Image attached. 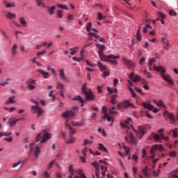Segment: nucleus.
I'll return each mask as SVG.
<instances>
[{
  "instance_id": "58",
  "label": "nucleus",
  "mask_w": 178,
  "mask_h": 178,
  "mask_svg": "<svg viewBox=\"0 0 178 178\" xmlns=\"http://www.w3.org/2000/svg\"><path fill=\"white\" fill-rule=\"evenodd\" d=\"M88 151V149H87V147H84L83 151H82V154L83 155V156H87V152Z\"/></svg>"
},
{
  "instance_id": "56",
  "label": "nucleus",
  "mask_w": 178,
  "mask_h": 178,
  "mask_svg": "<svg viewBox=\"0 0 178 178\" xmlns=\"http://www.w3.org/2000/svg\"><path fill=\"white\" fill-rule=\"evenodd\" d=\"M169 15H170V16H177V13H176V11H175L173 10H170Z\"/></svg>"
},
{
  "instance_id": "21",
  "label": "nucleus",
  "mask_w": 178,
  "mask_h": 178,
  "mask_svg": "<svg viewBox=\"0 0 178 178\" xmlns=\"http://www.w3.org/2000/svg\"><path fill=\"white\" fill-rule=\"evenodd\" d=\"M143 108H145V109H148L149 111H152V109H154V106L151 105V104L149 103L143 102Z\"/></svg>"
},
{
  "instance_id": "61",
  "label": "nucleus",
  "mask_w": 178,
  "mask_h": 178,
  "mask_svg": "<svg viewBox=\"0 0 178 178\" xmlns=\"http://www.w3.org/2000/svg\"><path fill=\"white\" fill-rule=\"evenodd\" d=\"M20 164H22V161H19L18 162L13 163V168H17Z\"/></svg>"
},
{
  "instance_id": "31",
  "label": "nucleus",
  "mask_w": 178,
  "mask_h": 178,
  "mask_svg": "<svg viewBox=\"0 0 178 178\" xmlns=\"http://www.w3.org/2000/svg\"><path fill=\"white\" fill-rule=\"evenodd\" d=\"M140 30H141V26L138 27V29L137 30V32H136V40L138 41H141V35H140Z\"/></svg>"
},
{
  "instance_id": "15",
  "label": "nucleus",
  "mask_w": 178,
  "mask_h": 178,
  "mask_svg": "<svg viewBox=\"0 0 178 178\" xmlns=\"http://www.w3.org/2000/svg\"><path fill=\"white\" fill-rule=\"evenodd\" d=\"M122 60H123L124 65L128 66V67H134V66H136V65L134 64V63H133V61H131L126 58H123Z\"/></svg>"
},
{
  "instance_id": "57",
  "label": "nucleus",
  "mask_w": 178,
  "mask_h": 178,
  "mask_svg": "<svg viewBox=\"0 0 178 178\" xmlns=\"http://www.w3.org/2000/svg\"><path fill=\"white\" fill-rule=\"evenodd\" d=\"M36 2H37L38 6H41V5L43 7L45 6V5H44V3H42V0H36Z\"/></svg>"
},
{
  "instance_id": "51",
  "label": "nucleus",
  "mask_w": 178,
  "mask_h": 178,
  "mask_svg": "<svg viewBox=\"0 0 178 178\" xmlns=\"http://www.w3.org/2000/svg\"><path fill=\"white\" fill-rule=\"evenodd\" d=\"M156 62V60L155 58H151L149 60V62L147 63L148 66H152V63H155Z\"/></svg>"
},
{
  "instance_id": "38",
  "label": "nucleus",
  "mask_w": 178,
  "mask_h": 178,
  "mask_svg": "<svg viewBox=\"0 0 178 178\" xmlns=\"http://www.w3.org/2000/svg\"><path fill=\"white\" fill-rule=\"evenodd\" d=\"M74 141H76V138L70 136V140L67 141V144H73L74 143Z\"/></svg>"
},
{
  "instance_id": "49",
  "label": "nucleus",
  "mask_w": 178,
  "mask_h": 178,
  "mask_svg": "<svg viewBox=\"0 0 178 178\" xmlns=\"http://www.w3.org/2000/svg\"><path fill=\"white\" fill-rule=\"evenodd\" d=\"M159 17H161V19H162L161 20L162 24H165V22L163 21V19H165V16L164 15V14H163L161 13H159Z\"/></svg>"
},
{
  "instance_id": "16",
  "label": "nucleus",
  "mask_w": 178,
  "mask_h": 178,
  "mask_svg": "<svg viewBox=\"0 0 178 178\" xmlns=\"http://www.w3.org/2000/svg\"><path fill=\"white\" fill-rule=\"evenodd\" d=\"M59 78L60 80H64L65 81H67V76L65 74V70L60 69L59 70Z\"/></svg>"
},
{
  "instance_id": "62",
  "label": "nucleus",
  "mask_w": 178,
  "mask_h": 178,
  "mask_svg": "<svg viewBox=\"0 0 178 178\" xmlns=\"http://www.w3.org/2000/svg\"><path fill=\"white\" fill-rule=\"evenodd\" d=\"M74 178H87V177H86V174H81L79 176V175H75Z\"/></svg>"
},
{
  "instance_id": "13",
  "label": "nucleus",
  "mask_w": 178,
  "mask_h": 178,
  "mask_svg": "<svg viewBox=\"0 0 178 178\" xmlns=\"http://www.w3.org/2000/svg\"><path fill=\"white\" fill-rule=\"evenodd\" d=\"M129 77L132 80V81H134V83H137V81H140V80H141V76L139 75H134V72H132Z\"/></svg>"
},
{
  "instance_id": "2",
  "label": "nucleus",
  "mask_w": 178,
  "mask_h": 178,
  "mask_svg": "<svg viewBox=\"0 0 178 178\" xmlns=\"http://www.w3.org/2000/svg\"><path fill=\"white\" fill-rule=\"evenodd\" d=\"M81 90H82V94L85 95L88 101H94L95 99V97H94V95H92V92H91V90H87L86 83L83 84Z\"/></svg>"
},
{
  "instance_id": "46",
  "label": "nucleus",
  "mask_w": 178,
  "mask_h": 178,
  "mask_svg": "<svg viewBox=\"0 0 178 178\" xmlns=\"http://www.w3.org/2000/svg\"><path fill=\"white\" fill-rule=\"evenodd\" d=\"M103 119H107L108 122L112 120V117H111L108 113H105L103 116Z\"/></svg>"
},
{
  "instance_id": "33",
  "label": "nucleus",
  "mask_w": 178,
  "mask_h": 178,
  "mask_svg": "<svg viewBox=\"0 0 178 178\" xmlns=\"http://www.w3.org/2000/svg\"><path fill=\"white\" fill-rule=\"evenodd\" d=\"M9 136H12V133H10V132H2V131L0 132V138H2L3 136L8 137Z\"/></svg>"
},
{
  "instance_id": "30",
  "label": "nucleus",
  "mask_w": 178,
  "mask_h": 178,
  "mask_svg": "<svg viewBox=\"0 0 178 178\" xmlns=\"http://www.w3.org/2000/svg\"><path fill=\"white\" fill-rule=\"evenodd\" d=\"M99 149L100 151H103L104 152H108V149H106V147H105L102 143L99 144Z\"/></svg>"
},
{
  "instance_id": "9",
  "label": "nucleus",
  "mask_w": 178,
  "mask_h": 178,
  "mask_svg": "<svg viewBox=\"0 0 178 178\" xmlns=\"http://www.w3.org/2000/svg\"><path fill=\"white\" fill-rule=\"evenodd\" d=\"M99 58L101 60H104L106 62H108V59H119L120 56H113V55H108V56H105L104 54H99Z\"/></svg>"
},
{
  "instance_id": "35",
  "label": "nucleus",
  "mask_w": 178,
  "mask_h": 178,
  "mask_svg": "<svg viewBox=\"0 0 178 178\" xmlns=\"http://www.w3.org/2000/svg\"><path fill=\"white\" fill-rule=\"evenodd\" d=\"M6 17H8V19H15V17H16V14L8 13L6 15Z\"/></svg>"
},
{
  "instance_id": "6",
  "label": "nucleus",
  "mask_w": 178,
  "mask_h": 178,
  "mask_svg": "<svg viewBox=\"0 0 178 178\" xmlns=\"http://www.w3.org/2000/svg\"><path fill=\"white\" fill-rule=\"evenodd\" d=\"M153 138L156 141H161L164 140L165 143H168V140H169V137L165 136V134H161L160 135L158 134H153Z\"/></svg>"
},
{
  "instance_id": "45",
  "label": "nucleus",
  "mask_w": 178,
  "mask_h": 178,
  "mask_svg": "<svg viewBox=\"0 0 178 178\" xmlns=\"http://www.w3.org/2000/svg\"><path fill=\"white\" fill-rule=\"evenodd\" d=\"M144 74L146 76V77L147 79H152V74H150L149 72H148L147 70H144L143 71Z\"/></svg>"
},
{
  "instance_id": "53",
  "label": "nucleus",
  "mask_w": 178,
  "mask_h": 178,
  "mask_svg": "<svg viewBox=\"0 0 178 178\" xmlns=\"http://www.w3.org/2000/svg\"><path fill=\"white\" fill-rule=\"evenodd\" d=\"M49 97H51L52 101H55V95H54V90H51L49 92Z\"/></svg>"
},
{
  "instance_id": "63",
  "label": "nucleus",
  "mask_w": 178,
  "mask_h": 178,
  "mask_svg": "<svg viewBox=\"0 0 178 178\" xmlns=\"http://www.w3.org/2000/svg\"><path fill=\"white\" fill-rule=\"evenodd\" d=\"M169 155H170V158H175L177 153H176V152H170Z\"/></svg>"
},
{
  "instance_id": "23",
  "label": "nucleus",
  "mask_w": 178,
  "mask_h": 178,
  "mask_svg": "<svg viewBox=\"0 0 178 178\" xmlns=\"http://www.w3.org/2000/svg\"><path fill=\"white\" fill-rule=\"evenodd\" d=\"M38 73L42 74L44 79H48L49 77V73L45 72V71L42 70H38Z\"/></svg>"
},
{
  "instance_id": "14",
  "label": "nucleus",
  "mask_w": 178,
  "mask_h": 178,
  "mask_svg": "<svg viewBox=\"0 0 178 178\" xmlns=\"http://www.w3.org/2000/svg\"><path fill=\"white\" fill-rule=\"evenodd\" d=\"M161 41L163 44L164 49H165L166 51H169V49H170V44H169V40H168V39L165 38H162Z\"/></svg>"
},
{
  "instance_id": "55",
  "label": "nucleus",
  "mask_w": 178,
  "mask_h": 178,
  "mask_svg": "<svg viewBox=\"0 0 178 178\" xmlns=\"http://www.w3.org/2000/svg\"><path fill=\"white\" fill-rule=\"evenodd\" d=\"M58 8H60V9H65V10H67V6L62 5V4H57Z\"/></svg>"
},
{
  "instance_id": "12",
  "label": "nucleus",
  "mask_w": 178,
  "mask_h": 178,
  "mask_svg": "<svg viewBox=\"0 0 178 178\" xmlns=\"http://www.w3.org/2000/svg\"><path fill=\"white\" fill-rule=\"evenodd\" d=\"M126 140L129 144H133V145H137V141H136V137H134V136L131 133H129V138L126 137Z\"/></svg>"
},
{
  "instance_id": "26",
  "label": "nucleus",
  "mask_w": 178,
  "mask_h": 178,
  "mask_svg": "<svg viewBox=\"0 0 178 178\" xmlns=\"http://www.w3.org/2000/svg\"><path fill=\"white\" fill-rule=\"evenodd\" d=\"M130 122H131V118H128L124 122H120V126L126 129L127 127V124H129Z\"/></svg>"
},
{
  "instance_id": "47",
  "label": "nucleus",
  "mask_w": 178,
  "mask_h": 178,
  "mask_svg": "<svg viewBox=\"0 0 178 178\" xmlns=\"http://www.w3.org/2000/svg\"><path fill=\"white\" fill-rule=\"evenodd\" d=\"M15 6H16V4L14 2L6 3V8H15Z\"/></svg>"
},
{
  "instance_id": "42",
  "label": "nucleus",
  "mask_w": 178,
  "mask_h": 178,
  "mask_svg": "<svg viewBox=\"0 0 178 178\" xmlns=\"http://www.w3.org/2000/svg\"><path fill=\"white\" fill-rule=\"evenodd\" d=\"M92 27V24L89 22L87 24L86 30L88 33H91V28Z\"/></svg>"
},
{
  "instance_id": "41",
  "label": "nucleus",
  "mask_w": 178,
  "mask_h": 178,
  "mask_svg": "<svg viewBox=\"0 0 178 178\" xmlns=\"http://www.w3.org/2000/svg\"><path fill=\"white\" fill-rule=\"evenodd\" d=\"M98 67L100 68L101 72H104V70H106V67L102 65V63H98Z\"/></svg>"
},
{
  "instance_id": "48",
  "label": "nucleus",
  "mask_w": 178,
  "mask_h": 178,
  "mask_svg": "<svg viewBox=\"0 0 178 178\" xmlns=\"http://www.w3.org/2000/svg\"><path fill=\"white\" fill-rule=\"evenodd\" d=\"M92 166H94V168H95L96 170H99V165L98 164L97 162L95 161L93 163H91Z\"/></svg>"
},
{
  "instance_id": "43",
  "label": "nucleus",
  "mask_w": 178,
  "mask_h": 178,
  "mask_svg": "<svg viewBox=\"0 0 178 178\" xmlns=\"http://www.w3.org/2000/svg\"><path fill=\"white\" fill-rule=\"evenodd\" d=\"M118 58H108L107 62H109L110 63H112L113 65H118V61L116 60Z\"/></svg>"
},
{
  "instance_id": "24",
  "label": "nucleus",
  "mask_w": 178,
  "mask_h": 178,
  "mask_svg": "<svg viewBox=\"0 0 178 178\" xmlns=\"http://www.w3.org/2000/svg\"><path fill=\"white\" fill-rule=\"evenodd\" d=\"M56 9V7H55V6H53L51 7H47V13L51 15H52L55 13Z\"/></svg>"
},
{
  "instance_id": "50",
  "label": "nucleus",
  "mask_w": 178,
  "mask_h": 178,
  "mask_svg": "<svg viewBox=\"0 0 178 178\" xmlns=\"http://www.w3.org/2000/svg\"><path fill=\"white\" fill-rule=\"evenodd\" d=\"M55 161H56V160H53V161H51L49 163V165H48V168H47V169L49 170V169H52V166H54V165H55Z\"/></svg>"
},
{
  "instance_id": "17",
  "label": "nucleus",
  "mask_w": 178,
  "mask_h": 178,
  "mask_svg": "<svg viewBox=\"0 0 178 178\" xmlns=\"http://www.w3.org/2000/svg\"><path fill=\"white\" fill-rule=\"evenodd\" d=\"M70 116H74V111H67L62 113L63 118H70Z\"/></svg>"
},
{
  "instance_id": "18",
  "label": "nucleus",
  "mask_w": 178,
  "mask_h": 178,
  "mask_svg": "<svg viewBox=\"0 0 178 178\" xmlns=\"http://www.w3.org/2000/svg\"><path fill=\"white\" fill-rule=\"evenodd\" d=\"M149 172H151V170L148 169L147 166H145L144 168L142 170V173L145 177H149Z\"/></svg>"
},
{
  "instance_id": "36",
  "label": "nucleus",
  "mask_w": 178,
  "mask_h": 178,
  "mask_svg": "<svg viewBox=\"0 0 178 178\" xmlns=\"http://www.w3.org/2000/svg\"><path fill=\"white\" fill-rule=\"evenodd\" d=\"M79 60H81V62H84V50H81L79 53Z\"/></svg>"
},
{
  "instance_id": "22",
  "label": "nucleus",
  "mask_w": 178,
  "mask_h": 178,
  "mask_svg": "<svg viewBox=\"0 0 178 178\" xmlns=\"http://www.w3.org/2000/svg\"><path fill=\"white\" fill-rule=\"evenodd\" d=\"M72 101H79V102H81V108H83V106H84V99H83L81 98V97H80V96H76V97H74L72 99Z\"/></svg>"
},
{
  "instance_id": "39",
  "label": "nucleus",
  "mask_w": 178,
  "mask_h": 178,
  "mask_svg": "<svg viewBox=\"0 0 178 178\" xmlns=\"http://www.w3.org/2000/svg\"><path fill=\"white\" fill-rule=\"evenodd\" d=\"M19 22L22 26H26L27 24V22L23 17H19Z\"/></svg>"
},
{
  "instance_id": "34",
  "label": "nucleus",
  "mask_w": 178,
  "mask_h": 178,
  "mask_svg": "<svg viewBox=\"0 0 178 178\" xmlns=\"http://www.w3.org/2000/svg\"><path fill=\"white\" fill-rule=\"evenodd\" d=\"M104 49H105V45L101 44L100 47H99V49H98L99 55L104 54Z\"/></svg>"
},
{
  "instance_id": "27",
  "label": "nucleus",
  "mask_w": 178,
  "mask_h": 178,
  "mask_svg": "<svg viewBox=\"0 0 178 178\" xmlns=\"http://www.w3.org/2000/svg\"><path fill=\"white\" fill-rule=\"evenodd\" d=\"M70 55H76V54H77V52H79V47H73L70 49Z\"/></svg>"
},
{
  "instance_id": "59",
  "label": "nucleus",
  "mask_w": 178,
  "mask_h": 178,
  "mask_svg": "<svg viewBox=\"0 0 178 178\" xmlns=\"http://www.w3.org/2000/svg\"><path fill=\"white\" fill-rule=\"evenodd\" d=\"M72 126H83V122H72Z\"/></svg>"
},
{
  "instance_id": "52",
  "label": "nucleus",
  "mask_w": 178,
  "mask_h": 178,
  "mask_svg": "<svg viewBox=\"0 0 178 178\" xmlns=\"http://www.w3.org/2000/svg\"><path fill=\"white\" fill-rule=\"evenodd\" d=\"M167 116L169 118V119H170V120L175 122L176 120L175 119V116H173L172 113H169Z\"/></svg>"
},
{
  "instance_id": "25",
  "label": "nucleus",
  "mask_w": 178,
  "mask_h": 178,
  "mask_svg": "<svg viewBox=\"0 0 178 178\" xmlns=\"http://www.w3.org/2000/svg\"><path fill=\"white\" fill-rule=\"evenodd\" d=\"M42 47H45L46 48H51L52 45H54V42L50 41L49 43L47 42H43L42 43Z\"/></svg>"
},
{
  "instance_id": "64",
  "label": "nucleus",
  "mask_w": 178,
  "mask_h": 178,
  "mask_svg": "<svg viewBox=\"0 0 178 178\" xmlns=\"http://www.w3.org/2000/svg\"><path fill=\"white\" fill-rule=\"evenodd\" d=\"M42 175L44 176V178H49V174L48 173L47 171L43 172Z\"/></svg>"
},
{
  "instance_id": "5",
  "label": "nucleus",
  "mask_w": 178,
  "mask_h": 178,
  "mask_svg": "<svg viewBox=\"0 0 178 178\" xmlns=\"http://www.w3.org/2000/svg\"><path fill=\"white\" fill-rule=\"evenodd\" d=\"M155 151H160V152H162V151H163L162 145H154L152 147V149H150V154L152 155V156H150V159H154V158L156 156V154H155Z\"/></svg>"
},
{
  "instance_id": "3",
  "label": "nucleus",
  "mask_w": 178,
  "mask_h": 178,
  "mask_svg": "<svg viewBox=\"0 0 178 178\" xmlns=\"http://www.w3.org/2000/svg\"><path fill=\"white\" fill-rule=\"evenodd\" d=\"M49 138H51V134L47 133H40L37 135L35 140L37 143L44 144V143H47Z\"/></svg>"
},
{
  "instance_id": "44",
  "label": "nucleus",
  "mask_w": 178,
  "mask_h": 178,
  "mask_svg": "<svg viewBox=\"0 0 178 178\" xmlns=\"http://www.w3.org/2000/svg\"><path fill=\"white\" fill-rule=\"evenodd\" d=\"M57 17L58 18L63 17V11H62V10H57Z\"/></svg>"
},
{
  "instance_id": "7",
  "label": "nucleus",
  "mask_w": 178,
  "mask_h": 178,
  "mask_svg": "<svg viewBox=\"0 0 178 178\" xmlns=\"http://www.w3.org/2000/svg\"><path fill=\"white\" fill-rule=\"evenodd\" d=\"M133 106V104H131V103L129 102V101L126 100L124 102L117 104V108L119 110L127 109V108H130V106Z\"/></svg>"
},
{
  "instance_id": "10",
  "label": "nucleus",
  "mask_w": 178,
  "mask_h": 178,
  "mask_svg": "<svg viewBox=\"0 0 178 178\" xmlns=\"http://www.w3.org/2000/svg\"><path fill=\"white\" fill-rule=\"evenodd\" d=\"M31 151H33L35 158H38V155H40V153L41 152V149H40V147L34 144H31Z\"/></svg>"
},
{
  "instance_id": "29",
  "label": "nucleus",
  "mask_w": 178,
  "mask_h": 178,
  "mask_svg": "<svg viewBox=\"0 0 178 178\" xmlns=\"http://www.w3.org/2000/svg\"><path fill=\"white\" fill-rule=\"evenodd\" d=\"M15 96L12 97H9L8 99L6 102V105H9V104H16L15 102Z\"/></svg>"
},
{
  "instance_id": "8",
  "label": "nucleus",
  "mask_w": 178,
  "mask_h": 178,
  "mask_svg": "<svg viewBox=\"0 0 178 178\" xmlns=\"http://www.w3.org/2000/svg\"><path fill=\"white\" fill-rule=\"evenodd\" d=\"M138 138H143V136L147 133V129L143 126H139L138 131H135Z\"/></svg>"
},
{
  "instance_id": "11",
  "label": "nucleus",
  "mask_w": 178,
  "mask_h": 178,
  "mask_svg": "<svg viewBox=\"0 0 178 178\" xmlns=\"http://www.w3.org/2000/svg\"><path fill=\"white\" fill-rule=\"evenodd\" d=\"M57 90H60V95L65 98V92H66V88H65V85L58 83L56 85Z\"/></svg>"
},
{
  "instance_id": "32",
  "label": "nucleus",
  "mask_w": 178,
  "mask_h": 178,
  "mask_svg": "<svg viewBox=\"0 0 178 178\" xmlns=\"http://www.w3.org/2000/svg\"><path fill=\"white\" fill-rule=\"evenodd\" d=\"M116 109V107L115 106H113L111 107V108H109L108 110V113L110 115H115L116 113H118V112H116V111H115Z\"/></svg>"
},
{
  "instance_id": "28",
  "label": "nucleus",
  "mask_w": 178,
  "mask_h": 178,
  "mask_svg": "<svg viewBox=\"0 0 178 178\" xmlns=\"http://www.w3.org/2000/svg\"><path fill=\"white\" fill-rule=\"evenodd\" d=\"M154 104H156V105L157 106H161L163 108H166V106H165V104H163V102L162 100H159V102L156 101H154Z\"/></svg>"
},
{
  "instance_id": "54",
  "label": "nucleus",
  "mask_w": 178,
  "mask_h": 178,
  "mask_svg": "<svg viewBox=\"0 0 178 178\" xmlns=\"http://www.w3.org/2000/svg\"><path fill=\"white\" fill-rule=\"evenodd\" d=\"M26 86L31 90L35 89V86L34 85H31V83H26Z\"/></svg>"
},
{
  "instance_id": "40",
  "label": "nucleus",
  "mask_w": 178,
  "mask_h": 178,
  "mask_svg": "<svg viewBox=\"0 0 178 178\" xmlns=\"http://www.w3.org/2000/svg\"><path fill=\"white\" fill-rule=\"evenodd\" d=\"M177 131H178L177 128H175V129L171 130V131L172 132V137H174V138H177Z\"/></svg>"
},
{
  "instance_id": "19",
  "label": "nucleus",
  "mask_w": 178,
  "mask_h": 178,
  "mask_svg": "<svg viewBox=\"0 0 178 178\" xmlns=\"http://www.w3.org/2000/svg\"><path fill=\"white\" fill-rule=\"evenodd\" d=\"M19 122V120L17 119H13V118H11L8 120V124H9L10 127H13V126H16V123Z\"/></svg>"
},
{
  "instance_id": "1",
  "label": "nucleus",
  "mask_w": 178,
  "mask_h": 178,
  "mask_svg": "<svg viewBox=\"0 0 178 178\" xmlns=\"http://www.w3.org/2000/svg\"><path fill=\"white\" fill-rule=\"evenodd\" d=\"M153 68L154 69V70H156V72H158L159 73H160L161 77V79H163V80H165V81H167V83H168V84H170V86H173V84L175 83V81H173V79H172V77L170 76V75L168 74H165L166 73V70L163 68V67L161 65L156 66L154 65Z\"/></svg>"
},
{
  "instance_id": "37",
  "label": "nucleus",
  "mask_w": 178,
  "mask_h": 178,
  "mask_svg": "<svg viewBox=\"0 0 178 178\" xmlns=\"http://www.w3.org/2000/svg\"><path fill=\"white\" fill-rule=\"evenodd\" d=\"M9 81H10V79L8 78L4 82L0 83V84L2 87H5V86H8V84H9Z\"/></svg>"
},
{
  "instance_id": "4",
  "label": "nucleus",
  "mask_w": 178,
  "mask_h": 178,
  "mask_svg": "<svg viewBox=\"0 0 178 178\" xmlns=\"http://www.w3.org/2000/svg\"><path fill=\"white\" fill-rule=\"evenodd\" d=\"M31 102H33V104H35V106H31V112L33 113H37L38 117L39 118V116L44 113V111L42 110V108L38 106V102L35 101L33 99H31Z\"/></svg>"
},
{
  "instance_id": "60",
  "label": "nucleus",
  "mask_w": 178,
  "mask_h": 178,
  "mask_svg": "<svg viewBox=\"0 0 178 178\" xmlns=\"http://www.w3.org/2000/svg\"><path fill=\"white\" fill-rule=\"evenodd\" d=\"M145 62V58L142 57L139 61V65L140 66H143V65L144 64V63Z\"/></svg>"
},
{
  "instance_id": "20",
  "label": "nucleus",
  "mask_w": 178,
  "mask_h": 178,
  "mask_svg": "<svg viewBox=\"0 0 178 178\" xmlns=\"http://www.w3.org/2000/svg\"><path fill=\"white\" fill-rule=\"evenodd\" d=\"M17 54V44H13L11 48V55L12 56H16Z\"/></svg>"
}]
</instances>
